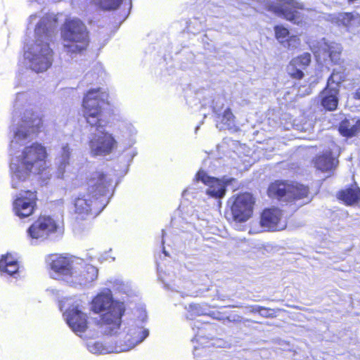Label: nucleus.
<instances>
[{
    "mask_svg": "<svg viewBox=\"0 0 360 360\" xmlns=\"http://www.w3.org/2000/svg\"><path fill=\"white\" fill-rule=\"evenodd\" d=\"M87 192L79 195L73 202V212L77 220L96 215L103 207L101 198L104 196L110 185V180L103 172L96 171L86 179Z\"/></svg>",
    "mask_w": 360,
    "mask_h": 360,
    "instance_id": "1",
    "label": "nucleus"
},
{
    "mask_svg": "<svg viewBox=\"0 0 360 360\" xmlns=\"http://www.w3.org/2000/svg\"><path fill=\"white\" fill-rule=\"evenodd\" d=\"M91 309L95 313L106 310L99 320L105 334L112 335L118 333L125 313L123 302L114 300L110 293H99L91 301Z\"/></svg>",
    "mask_w": 360,
    "mask_h": 360,
    "instance_id": "2",
    "label": "nucleus"
},
{
    "mask_svg": "<svg viewBox=\"0 0 360 360\" xmlns=\"http://www.w3.org/2000/svg\"><path fill=\"white\" fill-rule=\"evenodd\" d=\"M63 48L70 55H82L90 44V34L85 24L79 19L66 20L61 27Z\"/></svg>",
    "mask_w": 360,
    "mask_h": 360,
    "instance_id": "3",
    "label": "nucleus"
},
{
    "mask_svg": "<svg viewBox=\"0 0 360 360\" xmlns=\"http://www.w3.org/2000/svg\"><path fill=\"white\" fill-rule=\"evenodd\" d=\"M48 153L45 146L38 142L25 146L19 156V168H16L15 173L21 178L22 173L25 176L31 173L41 174L47 169Z\"/></svg>",
    "mask_w": 360,
    "mask_h": 360,
    "instance_id": "4",
    "label": "nucleus"
},
{
    "mask_svg": "<svg viewBox=\"0 0 360 360\" xmlns=\"http://www.w3.org/2000/svg\"><path fill=\"white\" fill-rule=\"evenodd\" d=\"M265 9L297 25L306 24L308 18L304 12L312 11L297 0H276L268 2L265 5Z\"/></svg>",
    "mask_w": 360,
    "mask_h": 360,
    "instance_id": "5",
    "label": "nucleus"
},
{
    "mask_svg": "<svg viewBox=\"0 0 360 360\" xmlns=\"http://www.w3.org/2000/svg\"><path fill=\"white\" fill-rule=\"evenodd\" d=\"M106 95L101 88L89 89L83 99L84 116L92 127H102V106L105 103Z\"/></svg>",
    "mask_w": 360,
    "mask_h": 360,
    "instance_id": "6",
    "label": "nucleus"
},
{
    "mask_svg": "<svg viewBox=\"0 0 360 360\" xmlns=\"http://www.w3.org/2000/svg\"><path fill=\"white\" fill-rule=\"evenodd\" d=\"M229 203L232 220L236 223H243L252 217L256 199L250 192H240L232 195Z\"/></svg>",
    "mask_w": 360,
    "mask_h": 360,
    "instance_id": "7",
    "label": "nucleus"
},
{
    "mask_svg": "<svg viewBox=\"0 0 360 360\" xmlns=\"http://www.w3.org/2000/svg\"><path fill=\"white\" fill-rule=\"evenodd\" d=\"M44 128L43 117L32 110L23 113L19 128L15 132V136L20 139H26L30 134L37 135Z\"/></svg>",
    "mask_w": 360,
    "mask_h": 360,
    "instance_id": "8",
    "label": "nucleus"
},
{
    "mask_svg": "<svg viewBox=\"0 0 360 360\" xmlns=\"http://www.w3.org/2000/svg\"><path fill=\"white\" fill-rule=\"evenodd\" d=\"M48 268L56 276L71 277L74 274V260L66 254L53 253L46 257Z\"/></svg>",
    "mask_w": 360,
    "mask_h": 360,
    "instance_id": "9",
    "label": "nucleus"
},
{
    "mask_svg": "<svg viewBox=\"0 0 360 360\" xmlns=\"http://www.w3.org/2000/svg\"><path fill=\"white\" fill-rule=\"evenodd\" d=\"M56 221L50 216L40 215L28 228L27 233L30 238L45 240L57 231Z\"/></svg>",
    "mask_w": 360,
    "mask_h": 360,
    "instance_id": "10",
    "label": "nucleus"
},
{
    "mask_svg": "<svg viewBox=\"0 0 360 360\" xmlns=\"http://www.w3.org/2000/svg\"><path fill=\"white\" fill-rule=\"evenodd\" d=\"M37 193L27 190L17 196L13 202V210L20 218L31 216L37 208Z\"/></svg>",
    "mask_w": 360,
    "mask_h": 360,
    "instance_id": "11",
    "label": "nucleus"
},
{
    "mask_svg": "<svg viewBox=\"0 0 360 360\" xmlns=\"http://www.w3.org/2000/svg\"><path fill=\"white\" fill-rule=\"evenodd\" d=\"M33 54L30 58L32 69L36 72L46 70L51 65L53 51L48 43H36L33 47Z\"/></svg>",
    "mask_w": 360,
    "mask_h": 360,
    "instance_id": "12",
    "label": "nucleus"
},
{
    "mask_svg": "<svg viewBox=\"0 0 360 360\" xmlns=\"http://www.w3.org/2000/svg\"><path fill=\"white\" fill-rule=\"evenodd\" d=\"M198 181H201L204 184L207 186L206 193L212 198H223L226 191V184L220 179L210 176L203 171L200 170L195 175Z\"/></svg>",
    "mask_w": 360,
    "mask_h": 360,
    "instance_id": "13",
    "label": "nucleus"
},
{
    "mask_svg": "<svg viewBox=\"0 0 360 360\" xmlns=\"http://www.w3.org/2000/svg\"><path fill=\"white\" fill-rule=\"evenodd\" d=\"M311 62V56L304 52L292 58L287 65L288 76L296 80H301L304 77L303 70H305Z\"/></svg>",
    "mask_w": 360,
    "mask_h": 360,
    "instance_id": "14",
    "label": "nucleus"
},
{
    "mask_svg": "<svg viewBox=\"0 0 360 360\" xmlns=\"http://www.w3.org/2000/svg\"><path fill=\"white\" fill-rule=\"evenodd\" d=\"M314 167L322 173L333 174L339 165L337 157L333 155L331 150H327L316 155L312 159Z\"/></svg>",
    "mask_w": 360,
    "mask_h": 360,
    "instance_id": "15",
    "label": "nucleus"
},
{
    "mask_svg": "<svg viewBox=\"0 0 360 360\" xmlns=\"http://www.w3.org/2000/svg\"><path fill=\"white\" fill-rule=\"evenodd\" d=\"M67 323L76 334L80 335L88 328V317L78 306L70 308L67 311Z\"/></svg>",
    "mask_w": 360,
    "mask_h": 360,
    "instance_id": "16",
    "label": "nucleus"
},
{
    "mask_svg": "<svg viewBox=\"0 0 360 360\" xmlns=\"http://www.w3.org/2000/svg\"><path fill=\"white\" fill-rule=\"evenodd\" d=\"M148 330L139 326L129 328L124 339L120 342V351H128L141 342L148 335Z\"/></svg>",
    "mask_w": 360,
    "mask_h": 360,
    "instance_id": "17",
    "label": "nucleus"
},
{
    "mask_svg": "<svg viewBox=\"0 0 360 360\" xmlns=\"http://www.w3.org/2000/svg\"><path fill=\"white\" fill-rule=\"evenodd\" d=\"M282 217V210L277 207L265 208L260 214V225L268 231L278 230Z\"/></svg>",
    "mask_w": 360,
    "mask_h": 360,
    "instance_id": "18",
    "label": "nucleus"
},
{
    "mask_svg": "<svg viewBox=\"0 0 360 360\" xmlns=\"http://www.w3.org/2000/svg\"><path fill=\"white\" fill-rule=\"evenodd\" d=\"M274 37L287 50H292L300 46L301 41L297 35H290L289 30L282 25L274 27Z\"/></svg>",
    "mask_w": 360,
    "mask_h": 360,
    "instance_id": "19",
    "label": "nucleus"
},
{
    "mask_svg": "<svg viewBox=\"0 0 360 360\" xmlns=\"http://www.w3.org/2000/svg\"><path fill=\"white\" fill-rule=\"evenodd\" d=\"M339 88L326 86L319 94L321 106L327 111H334L338 108L339 103Z\"/></svg>",
    "mask_w": 360,
    "mask_h": 360,
    "instance_id": "20",
    "label": "nucleus"
},
{
    "mask_svg": "<svg viewBox=\"0 0 360 360\" xmlns=\"http://www.w3.org/2000/svg\"><path fill=\"white\" fill-rule=\"evenodd\" d=\"M288 189V202H295L302 200V204H307L312 200L308 186L298 183L291 184Z\"/></svg>",
    "mask_w": 360,
    "mask_h": 360,
    "instance_id": "21",
    "label": "nucleus"
},
{
    "mask_svg": "<svg viewBox=\"0 0 360 360\" xmlns=\"http://www.w3.org/2000/svg\"><path fill=\"white\" fill-rule=\"evenodd\" d=\"M337 198L347 206L360 202V188L358 186H349L338 191Z\"/></svg>",
    "mask_w": 360,
    "mask_h": 360,
    "instance_id": "22",
    "label": "nucleus"
},
{
    "mask_svg": "<svg viewBox=\"0 0 360 360\" xmlns=\"http://www.w3.org/2000/svg\"><path fill=\"white\" fill-rule=\"evenodd\" d=\"M290 184L281 181H275L272 182L267 190L269 197L276 198L277 200H282L284 197H287L286 200H288V188Z\"/></svg>",
    "mask_w": 360,
    "mask_h": 360,
    "instance_id": "23",
    "label": "nucleus"
},
{
    "mask_svg": "<svg viewBox=\"0 0 360 360\" xmlns=\"http://www.w3.org/2000/svg\"><path fill=\"white\" fill-rule=\"evenodd\" d=\"M115 140L112 135L104 133L98 141V145L94 148L95 155H108L110 154L115 147Z\"/></svg>",
    "mask_w": 360,
    "mask_h": 360,
    "instance_id": "24",
    "label": "nucleus"
},
{
    "mask_svg": "<svg viewBox=\"0 0 360 360\" xmlns=\"http://www.w3.org/2000/svg\"><path fill=\"white\" fill-rule=\"evenodd\" d=\"M339 133L344 137L352 138L360 131V119L354 124H351L349 120H342L338 126Z\"/></svg>",
    "mask_w": 360,
    "mask_h": 360,
    "instance_id": "25",
    "label": "nucleus"
},
{
    "mask_svg": "<svg viewBox=\"0 0 360 360\" xmlns=\"http://www.w3.org/2000/svg\"><path fill=\"white\" fill-rule=\"evenodd\" d=\"M338 21L347 30L360 27V14L354 12H345L339 15Z\"/></svg>",
    "mask_w": 360,
    "mask_h": 360,
    "instance_id": "26",
    "label": "nucleus"
},
{
    "mask_svg": "<svg viewBox=\"0 0 360 360\" xmlns=\"http://www.w3.org/2000/svg\"><path fill=\"white\" fill-rule=\"evenodd\" d=\"M19 270V264L11 255H2L0 259V271L8 275L13 276Z\"/></svg>",
    "mask_w": 360,
    "mask_h": 360,
    "instance_id": "27",
    "label": "nucleus"
},
{
    "mask_svg": "<svg viewBox=\"0 0 360 360\" xmlns=\"http://www.w3.org/2000/svg\"><path fill=\"white\" fill-rule=\"evenodd\" d=\"M346 76L343 71L333 70L328 78L326 86L329 87L338 86L339 89L341 84L345 80Z\"/></svg>",
    "mask_w": 360,
    "mask_h": 360,
    "instance_id": "28",
    "label": "nucleus"
},
{
    "mask_svg": "<svg viewBox=\"0 0 360 360\" xmlns=\"http://www.w3.org/2000/svg\"><path fill=\"white\" fill-rule=\"evenodd\" d=\"M325 51L328 53L331 62L333 64H340L342 48L337 44L327 45Z\"/></svg>",
    "mask_w": 360,
    "mask_h": 360,
    "instance_id": "29",
    "label": "nucleus"
},
{
    "mask_svg": "<svg viewBox=\"0 0 360 360\" xmlns=\"http://www.w3.org/2000/svg\"><path fill=\"white\" fill-rule=\"evenodd\" d=\"M221 122L226 125L229 129L235 126L236 117L233 114L230 108H227L221 115H219Z\"/></svg>",
    "mask_w": 360,
    "mask_h": 360,
    "instance_id": "30",
    "label": "nucleus"
},
{
    "mask_svg": "<svg viewBox=\"0 0 360 360\" xmlns=\"http://www.w3.org/2000/svg\"><path fill=\"white\" fill-rule=\"evenodd\" d=\"M205 310L199 304H189L186 318L188 320H193L195 316L205 315Z\"/></svg>",
    "mask_w": 360,
    "mask_h": 360,
    "instance_id": "31",
    "label": "nucleus"
},
{
    "mask_svg": "<svg viewBox=\"0 0 360 360\" xmlns=\"http://www.w3.org/2000/svg\"><path fill=\"white\" fill-rule=\"evenodd\" d=\"M122 0H100L97 5L103 11H110L117 9L121 4Z\"/></svg>",
    "mask_w": 360,
    "mask_h": 360,
    "instance_id": "32",
    "label": "nucleus"
},
{
    "mask_svg": "<svg viewBox=\"0 0 360 360\" xmlns=\"http://www.w3.org/2000/svg\"><path fill=\"white\" fill-rule=\"evenodd\" d=\"M280 311L278 309H271L266 307H262V311L259 314V315L262 317L266 318V319H273L276 318L277 316L278 311Z\"/></svg>",
    "mask_w": 360,
    "mask_h": 360,
    "instance_id": "33",
    "label": "nucleus"
},
{
    "mask_svg": "<svg viewBox=\"0 0 360 360\" xmlns=\"http://www.w3.org/2000/svg\"><path fill=\"white\" fill-rule=\"evenodd\" d=\"M63 155L67 159L69 158L70 155V150L68 145H65L63 147L62 149Z\"/></svg>",
    "mask_w": 360,
    "mask_h": 360,
    "instance_id": "34",
    "label": "nucleus"
},
{
    "mask_svg": "<svg viewBox=\"0 0 360 360\" xmlns=\"http://www.w3.org/2000/svg\"><path fill=\"white\" fill-rule=\"evenodd\" d=\"M262 306H259V305H254V306H252L251 307V309H250V312L252 313V314H260L261 311H262Z\"/></svg>",
    "mask_w": 360,
    "mask_h": 360,
    "instance_id": "35",
    "label": "nucleus"
},
{
    "mask_svg": "<svg viewBox=\"0 0 360 360\" xmlns=\"http://www.w3.org/2000/svg\"><path fill=\"white\" fill-rule=\"evenodd\" d=\"M86 271H91L94 274V277H91L90 278V280H94V278H96L97 277V269L96 268H94V266H87L86 268Z\"/></svg>",
    "mask_w": 360,
    "mask_h": 360,
    "instance_id": "36",
    "label": "nucleus"
},
{
    "mask_svg": "<svg viewBox=\"0 0 360 360\" xmlns=\"http://www.w3.org/2000/svg\"><path fill=\"white\" fill-rule=\"evenodd\" d=\"M354 98L357 100H360V86L356 89L354 93Z\"/></svg>",
    "mask_w": 360,
    "mask_h": 360,
    "instance_id": "37",
    "label": "nucleus"
}]
</instances>
